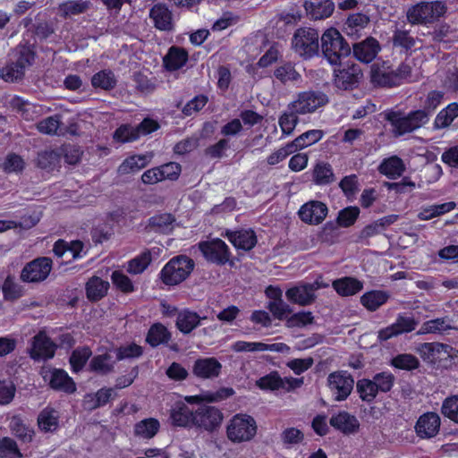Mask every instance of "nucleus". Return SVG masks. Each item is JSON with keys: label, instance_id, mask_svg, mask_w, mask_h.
<instances>
[{"label": "nucleus", "instance_id": "nucleus-15", "mask_svg": "<svg viewBox=\"0 0 458 458\" xmlns=\"http://www.w3.org/2000/svg\"><path fill=\"white\" fill-rule=\"evenodd\" d=\"M328 208L318 200H310L302 205L298 212L301 220L310 225H319L327 217Z\"/></svg>", "mask_w": 458, "mask_h": 458}, {"label": "nucleus", "instance_id": "nucleus-12", "mask_svg": "<svg viewBox=\"0 0 458 458\" xmlns=\"http://www.w3.org/2000/svg\"><path fill=\"white\" fill-rule=\"evenodd\" d=\"M327 102L328 98L323 92H303L299 95L297 100L292 102L290 109L301 114L310 113Z\"/></svg>", "mask_w": 458, "mask_h": 458}, {"label": "nucleus", "instance_id": "nucleus-36", "mask_svg": "<svg viewBox=\"0 0 458 458\" xmlns=\"http://www.w3.org/2000/svg\"><path fill=\"white\" fill-rule=\"evenodd\" d=\"M324 135L321 130H310L301 133L291 143H288V155L311 146L320 140Z\"/></svg>", "mask_w": 458, "mask_h": 458}, {"label": "nucleus", "instance_id": "nucleus-11", "mask_svg": "<svg viewBox=\"0 0 458 458\" xmlns=\"http://www.w3.org/2000/svg\"><path fill=\"white\" fill-rule=\"evenodd\" d=\"M58 345L45 333L40 331L32 339L30 356L34 360H47L55 357Z\"/></svg>", "mask_w": 458, "mask_h": 458}, {"label": "nucleus", "instance_id": "nucleus-25", "mask_svg": "<svg viewBox=\"0 0 458 458\" xmlns=\"http://www.w3.org/2000/svg\"><path fill=\"white\" fill-rule=\"evenodd\" d=\"M189 60L188 51L178 46H172L163 57V65L168 72H175L182 68Z\"/></svg>", "mask_w": 458, "mask_h": 458}, {"label": "nucleus", "instance_id": "nucleus-4", "mask_svg": "<svg viewBox=\"0 0 458 458\" xmlns=\"http://www.w3.org/2000/svg\"><path fill=\"white\" fill-rule=\"evenodd\" d=\"M258 425L255 419L247 413H236L227 422V439L233 444L251 441L257 435Z\"/></svg>", "mask_w": 458, "mask_h": 458}, {"label": "nucleus", "instance_id": "nucleus-60", "mask_svg": "<svg viewBox=\"0 0 458 458\" xmlns=\"http://www.w3.org/2000/svg\"><path fill=\"white\" fill-rule=\"evenodd\" d=\"M116 361L123 360L125 359L139 358L143 354V348L131 343L125 346H120L115 349Z\"/></svg>", "mask_w": 458, "mask_h": 458}, {"label": "nucleus", "instance_id": "nucleus-59", "mask_svg": "<svg viewBox=\"0 0 458 458\" xmlns=\"http://www.w3.org/2000/svg\"><path fill=\"white\" fill-rule=\"evenodd\" d=\"M391 365L400 369L412 370L419 368L420 361L412 354L403 353L398 354L397 356L393 358L391 360Z\"/></svg>", "mask_w": 458, "mask_h": 458}, {"label": "nucleus", "instance_id": "nucleus-63", "mask_svg": "<svg viewBox=\"0 0 458 458\" xmlns=\"http://www.w3.org/2000/svg\"><path fill=\"white\" fill-rule=\"evenodd\" d=\"M441 412L445 417L458 423V395L445 398L441 407Z\"/></svg>", "mask_w": 458, "mask_h": 458}, {"label": "nucleus", "instance_id": "nucleus-43", "mask_svg": "<svg viewBox=\"0 0 458 458\" xmlns=\"http://www.w3.org/2000/svg\"><path fill=\"white\" fill-rule=\"evenodd\" d=\"M456 117H458V103L453 102L437 114L434 129L440 130L449 127Z\"/></svg>", "mask_w": 458, "mask_h": 458}, {"label": "nucleus", "instance_id": "nucleus-32", "mask_svg": "<svg viewBox=\"0 0 458 458\" xmlns=\"http://www.w3.org/2000/svg\"><path fill=\"white\" fill-rule=\"evenodd\" d=\"M174 222L175 218L170 213L157 214L148 218L146 229L157 233H168L172 232Z\"/></svg>", "mask_w": 458, "mask_h": 458}, {"label": "nucleus", "instance_id": "nucleus-58", "mask_svg": "<svg viewBox=\"0 0 458 458\" xmlns=\"http://www.w3.org/2000/svg\"><path fill=\"white\" fill-rule=\"evenodd\" d=\"M256 385L261 390L274 391L283 387L284 381L277 371H272L258 379Z\"/></svg>", "mask_w": 458, "mask_h": 458}, {"label": "nucleus", "instance_id": "nucleus-2", "mask_svg": "<svg viewBox=\"0 0 458 458\" xmlns=\"http://www.w3.org/2000/svg\"><path fill=\"white\" fill-rule=\"evenodd\" d=\"M195 267L194 260L184 254L173 257L160 270L158 276L167 286H175L185 281Z\"/></svg>", "mask_w": 458, "mask_h": 458}, {"label": "nucleus", "instance_id": "nucleus-13", "mask_svg": "<svg viewBox=\"0 0 458 458\" xmlns=\"http://www.w3.org/2000/svg\"><path fill=\"white\" fill-rule=\"evenodd\" d=\"M172 339V333L169 329L161 322L153 323L146 335L145 342L152 348H157L160 345L168 346L173 352H178L177 344H169Z\"/></svg>", "mask_w": 458, "mask_h": 458}, {"label": "nucleus", "instance_id": "nucleus-50", "mask_svg": "<svg viewBox=\"0 0 458 458\" xmlns=\"http://www.w3.org/2000/svg\"><path fill=\"white\" fill-rule=\"evenodd\" d=\"M1 166L6 174H19L23 173L25 170L26 163L21 156L14 152H11L6 155Z\"/></svg>", "mask_w": 458, "mask_h": 458}, {"label": "nucleus", "instance_id": "nucleus-54", "mask_svg": "<svg viewBox=\"0 0 458 458\" xmlns=\"http://www.w3.org/2000/svg\"><path fill=\"white\" fill-rule=\"evenodd\" d=\"M60 11L64 17L78 15L89 8V2L84 0H69L60 4Z\"/></svg>", "mask_w": 458, "mask_h": 458}, {"label": "nucleus", "instance_id": "nucleus-10", "mask_svg": "<svg viewBox=\"0 0 458 458\" xmlns=\"http://www.w3.org/2000/svg\"><path fill=\"white\" fill-rule=\"evenodd\" d=\"M327 386L336 401H344L351 394L354 379L347 371L332 372L327 377Z\"/></svg>", "mask_w": 458, "mask_h": 458}, {"label": "nucleus", "instance_id": "nucleus-62", "mask_svg": "<svg viewBox=\"0 0 458 458\" xmlns=\"http://www.w3.org/2000/svg\"><path fill=\"white\" fill-rule=\"evenodd\" d=\"M13 433L23 443H30L33 439L34 430L30 429L21 420H13L12 421Z\"/></svg>", "mask_w": 458, "mask_h": 458}, {"label": "nucleus", "instance_id": "nucleus-64", "mask_svg": "<svg viewBox=\"0 0 458 458\" xmlns=\"http://www.w3.org/2000/svg\"><path fill=\"white\" fill-rule=\"evenodd\" d=\"M395 377L390 372H380L377 373L373 377V381L378 392L387 393L389 392L394 383Z\"/></svg>", "mask_w": 458, "mask_h": 458}, {"label": "nucleus", "instance_id": "nucleus-51", "mask_svg": "<svg viewBox=\"0 0 458 458\" xmlns=\"http://www.w3.org/2000/svg\"><path fill=\"white\" fill-rule=\"evenodd\" d=\"M35 52L30 46H19L16 67L19 69V74L15 77H23L25 69L31 65L35 60Z\"/></svg>", "mask_w": 458, "mask_h": 458}, {"label": "nucleus", "instance_id": "nucleus-26", "mask_svg": "<svg viewBox=\"0 0 458 458\" xmlns=\"http://www.w3.org/2000/svg\"><path fill=\"white\" fill-rule=\"evenodd\" d=\"M205 318V317H200L196 311L189 309H183L177 314L175 326L181 333L183 335H189L194 329L199 327L201 325V320Z\"/></svg>", "mask_w": 458, "mask_h": 458}, {"label": "nucleus", "instance_id": "nucleus-8", "mask_svg": "<svg viewBox=\"0 0 458 458\" xmlns=\"http://www.w3.org/2000/svg\"><path fill=\"white\" fill-rule=\"evenodd\" d=\"M53 261L48 257H38L28 262L21 271L20 279L23 283H41L45 281L51 270Z\"/></svg>", "mask_w": 458, "mask_h": 458}, {"label": "nucleus", "instance_id": "nucleus-23", "mask_svg": "<svg viewBox=\"0 0 458 458\" xmlns=\"http://www.w3.org/2000/svg\"><path fill=\"white\" fill-rule=\"evenodd\" d=\"M149 17L157 30L171 31L174 30L172 12L162 3L154 4L149 11Z\"/></svg>", "mask_w": 458, "mask_h": 458}, {"label": "nucleus", "instance_id": "nucleus-55", "mask_svg": "<svg viewBox=\"0 0 458 458\" xmlns=\"http://www.w3.org/2000/svg\"><path fill=\"white\" fill-rule=\"evenodd\" d=\"M111 281L114 286L123 293H131L135 291L132 281L121 270L112 272Z\"/></svg>", "mask_w": 458, "mask_h": 458}, {"label": "nucleus", "instance_id": "nucleus-21", "mask_svg": "<svg viewBox=\"0 0 458 458\" xmlns=\"http://www.w3.org/2000/svg\"><path fill=\"white\" fill-rule=\"evenodd\" d=\"M416 326L417 322L412 317L398 316L395 323L378 332V339L386 341L398 335L413 331Z\"/></svg>", "mask_w": 458, "mask_h": 458}, {"label": "nucleus", "instance_id": "nucleus-49", "mask_svg": "<svg viewBox=\"0 0 458 458\" xmlns=\"http://www.w3.org/2000/svg\"><path fill=\"white\" fill-rule=\"evenodd\" d=\"M151 261V252L146 250L128 261L127 272L131 275H140L148 268Z\"/></svg>", "mask_w": 458, "mask_h": 458}, {"label": "nucleus", "instance_id": "nucleus-7", "mask_svg": "<svg viewBox=\"0 0 458 458\" xmlns=\"http://www.w3.org/2000/svg\"><path fill=\"white\" fill-rule=\"evenodd\" d=\"M198 249L208 263L217 266H224L227 263L233 265L232 252L228 245L220 238L200 241L198 243Z\"/></svg>", "mask_w": 458, "mask_h": 458}, {"label": "nucleus", "instance_id": "nucleus-57", "mask_svg": "<svg viewBox=\"0 0 458 458\" xmlns=\"http://www.w3.org/2000/svg\"><path fill=\"white\" fill-rule=\"evenodd\" d=\"M313 177L314 182L319 185L329 184L335 180L331 165L326 163H320L315 166Z\"/></svg>", "mask_w": 458, "mask_h": 458}, {"label": "nucleus", "instance_id": "nucleus-1", "mask_svg": "<svg viewBox=\"0 0 458 458\" xmlns=\"http://www.w3.org/2000/svg\"><path fill=\"white\" fill-rule=\"evenodd\" d=\"M430 115L424 109H417L404 114L402 111L388 110L385 113V119L394 127L395 136H402L412 132L429 121Z\"/></svg>", "mask_w": 458, "mask_h": 458}, {"label": "nucleus", "instance_id": "nucleus-56", "mask_svg": "<svg viewBox=\"0 0 458 458\" xmlns=\"http://www.w3.org/2000/svg\"><path fill=\"white\" fill-rule=\"evenodd\" d=\"M356 388L361 400L368 403L372 402L378 393L373 379H360Z\"/></svg>", "mask_w": 458, "mask_h": 458}, {"label": "nucleus", "instance_id": "nucleus-6", "mask_svg": "<svg viewBox=\"0 0 458 458\" xmlns=\"http://www.w3.org/2000/svg\"><path fill=\"white\" fill-rule=\"evenodd\" d=\"M292 50L303 59H310L319 51V34L312 28H299L292 38Z\"/></svg>", "mask_w": 458, "mask_h": 458}, {"label": "nucleus", "instance_id": "nucleus-45", "mask_svg": "<svg viewBox=\"0 0 458 458\" xmlns=\"http://www.w3.org/2000/svg\"><path fill=\"white\" fill-rule=\"evenodd\" d=\"M116 83V78L109 69L101 70L91 77V85L95 89L111 90L115 88Z\"/></svg>", "mask_w": 458, "mask_h": 458}, {"label": "nucleus", "instance_id": "nucleus-44", "mask_svg": "<svg viewBox=\"0 0 458 458\" xmlns=\"http://www.w3.org/2000/svg\"><path fill=\"white\" fill-rule=\"evenodd\" d=\"M369 21L370 20L368 15L360 13H353L347 18L344 30L349 36L359 37L360 30L366 28Z\"/></svg>", "mask_w": 458, "mask_h": 458}, {"label": "nucleus", "instance_id": "nucleus-34", "mask_svg": "<svg viewBox=\"0 0 458 458\" xmlns=\"http://www.w3.org/2000/svg\"><path fill=\"white\" fill-rule=\"evenodd\" d=\"M38 426L45 433L55 432L59 428V414L53 407H45L38 415Z\"/></svg>", "mask_w": 458, "mask_h": 458}, {"label": "nucleus", "instance_id": "nucleus-28", "mask_svg": "<svg viewBox=\"0 0 458 458\" xmlns=\"http://www.w3.org/2000/svg\"><path fill=\"white\" fill-rule=\"evenodd\" d=\"M116 360H113L111 351L94 355L89 363V371L100 376H106L114 370Z\"/></svg>", "mask_w": 458, "mask_h": 458}, {"label": "nucleus", "instance_id": "nucleus-29", "mask_svg": "<svg viewBox=\"0 0 458 458\" xmlns=\"http://www.w3.org/2000/svg\"><path fill=\"white\" fill-rule=\"evenodd\" d=\"M304 8L311 19L323 20L332 15L335 4L331 0H310L305 1Z\"/></svg>", "mask_w": 458, "mask_h": 458}, {"label": "nucleus", "instance_id": "nucleus-39", "mask_svg": "<svg viewBox=\"0 0 458 458\" xmlns=\"http://www.w3.org/2000/svg\"><path fill=\"white\" fill-rule=\"evenodd\" d=\"M334 289L341 296H352L359 293L363 288V284L358 279L351 276L333 281Z\"/></svg>", "mask_w": 458, "mask_h": 458}, {"label": "nucleus", "instance_id": "nucleus-14", "mask_svg": "<svg viewBox=\"0 0 458 458\" xmlns=\"http://www.w3.org/2000/svg\"><path fill=\"white\" fill-rule=\"evenodd\" d=\"M440 424L439 415L436 412L428 411L419 417L414 428L420 438L429 439L438 434Z\"/></svg>", "mask_w": 458, "mask_h": 458}, {"label": "nucleus", "instance_id": "nucleus-35", "mask_svg": "<svg viewBox=\"0 0 458 458\" xmlns=\"http://www.w3.org/2000/svg\"><path fill=\"white\" fill-rule=\"evenodd\" d=\"M391 42L394 48H399L402 53L410 55L416 45L417 38L411 36L409 30L395 27Z\"/></svg>", "mask_w": 458, "mask_h": 458}, {"label": "nucleus", "instance_id": "nucleus-52", "mask_svg": "<svg viewBox=\"0 0 458 458\" xmlns=\"http://www.w3.org/2000/svg\"><path fill=\"white\" fill-rule=\"evenodd\" d=\"M1 289L6 301H13L24 295V287L16 283L12 276H6Z\"/></svg>", "mask_w": 458, "mask_h": 458}, {"label": "nucleus", "instance_id": "nucleus-17", "mask_svg": "<svg viewBox=\"0 0 458 458\" xmlns=\"http://www.w3.org/2000/svg\"><path fill=\"white\" fill-rule=\"evenodd\" d=\"M222 370V364L215 357L199 358L192 366L193 375L200 379L217 377Z\"/></svg>", "mask_w": 458, "mask_h": 458}, {"label": "nucleus", "instance_id": "nucleus-53", "mask_svg": "<svg viewBox=\"0 0 458 458\" xmlns=\"http://www.w3.org/2000/svg\"><path fill=\"white\" fill-rule=\"evenodd\" d=\"M57 148L60 159L64 158L65 163L76 165L81 161L82 151L80 147L71 143H64Z\"/></svg>", "mask_w": 458, "mask_h": 458}, {"label": "nucleus", "instance_id": "nucleus-30", "mask_svg": "<svg viewBox=\"0 0 458 458\" xmlns=\"http://www.w3.org/2000/svg\"><path fill=\"white\" fill-rule=\"evenodd\" d=\"M330 425L345 435L354 434L360 428L357 418L347 411H340L333 415L329 420Z\"/></svg>", "mask_w": 458, "mask_h": 458}, {"label": "nucleus", "instance_id": "nucleus-37", "mask_svg": "<svg viewBox=\"0 0 458 458\" xmlns=\"http://www.w3.org/2000/svg\"><path fill=\"white\" fill-rule=\"evenodd\" d=\"M160 429V422L156 418L143 419L134 424L133 434L135 437L149 440L153 438Z\"/></svg>", "mask_w": 458, "mask_h": 458}, {"label": "nucleus", "instance_id": "nucleus-42", "mask_svg": "<svg viewBox=\"0 0 458 458\" xmlns=\"http://www.w3.org/2000/svg\"><path fill=\"white\" fill-rule=\"evenodd\" d=\"M452 319L448 317L438 318L426 321L422 324L418 335L424 334H443L447 330L453 329Z\"/></svg>", "mask_w": 458, "mask_h": 458}, {"label": "nucleus", "instance_id": "nucleus-33", "mask_svg": "<svg viewBox=\"0 0 458 458\" xmlns=\"http://www.w3.org/2000/svg\"><path fill=\"white\" fill-rule=\"evenodd\" d=\"M316 294L310 290L309 284H299L288 289V301L301 306H308L316 301Z\"/></svg>", "mask_w": 458, "mask_h": 458}, {"label": "nucleus", "instance_id": "nucleus-47", "mask_svg": "<svg viewBox=\"0 0 458 458\" xmlns=\"http://www.w3.org/2000/svg\"><path fill=\"white\" fill-rule=\"evenodd\" d=\"M147 157L144 155H132L126 157L118 166L120 174H133L144 168L148 165Z\"/></svg>", "mask_w": 458, "mask_h": 458}, {"label": "nucleus", "instance_id": "nucleus-20", "mask_svg": "<svg viewBox=\"0 0 458 458\" xmlns=\"http://www.w3.org/2000/svg\"><path fill=\"white\" fill-rule=\"evenodd\" d=\"M417 352L420 355L423 360L435 363L437 360L443 359L441 354H445L447 357L452 356L451 352L453 351V347L442 344V343H423L420 344L416 347Z\"/></svg>", "mask_w": 458, "mask_h": 458}, {"label": "nucleus", "instance_id": "nucleus-24", "mask_svg": "<svg viewBox=\"0 0 458 458\" xmlns=\"http://www.w3.org/2000/svg\"><path fill=\"white\" fill-rule=\"evenodd\" d=\"M380 50L378 41L372 38H367L365 40L354 43L352 45L353 55L362 63H370L375 59Z\"/></svg>", "mask_w": 458, "mask_h": 458}, {"label": "nucleus", "instance_id": "nucleus-38", "mask_svg": "<svg viewBox=\"0 0 458 458\" xmlns=\"http://www.w3.org/2000/svg\"><path fill=\"white\" fill-rule=\"evenodd\" d=\"M380 174L386 175L389 179H396L405 171L403 161L397 156L385 158L378 166Z\"/></svg>", "mask_w": 458, "mask_h": 458}, {"label": "nucleus", "instance_id": "nucleus-22", "mask_svg": "<svg viewBox=\"0 0 458 458\" xmlns=\"http://www.w3.org/2000/svg\"><path fill=\"white\" fill-rule=\"evenodd\" d=\"M362 78L360 65L352 64L346 68L338 70L335 73V85L342 89H349L356 87Z\"/></svg>", "mask_w": 458, "mask_h": 458}, {"label": "nucleus", "instance_id": "nucleus-9", "mask_svg": "<svg viewBox=\"0 0 458 458\" xmlns=\"http://www.w3.org/2000/svg\"><path fill=\"white\" fill-rule=\"evenodd\" d=\"M224 414L218 408L207 404L199 405L195 410L194 428L212 433L218 429Z\"/></svg>", "mask_w": 458, "mask_h": 458}, {"label": "nucleus", "instance_id": "nucleus-3", "mask_svg": "<svg viewBox=\"0 0 458 458\" xmlns=\"http://www.w3.org/2000/svg\"><path fill=\"white\" fill-rule=\"evenodd\" d=\"M321 50L324 57L333 65L341 64V60L352 53L350 44L335 28H330L322 34Z\"/></svg>", "mask_w": 458, "mask_h": 458}, {"label": "nucleus", "instance_id": "nucleus-16", "mask_svg": "<svg viewBox=\"0 0 458 458\" xmlns=\"http://www.w3.org/2000/svg\"><path fill=\"white\" fill-rule=\"evenodd\" d=\"M195 411H192L183 402H176L170 410L169 420L173 427L194 428Z\"/></svg>", "mask_w": 458, "mask_h": 458}, {"label": "nucleus", "instance_id": "nucleus-19", "mask_svg": "<svg viewBox=\"0 0 458 458\" xmlns=\"http://www.w3.org/2000/svg\"><path fill=\"white\" fill-rule=\"evenodd\" d=\"M224 236L235 249L245 251L252 250L258 242L257 235L252 229L227 230Z\"/></svg>", "mask_w": 458, "mask_h": 458}, {"label": "nucleus", "instance_id": "nucleus-41", "mask_svg": "<svg viewBox=\"0 0 458 458\" xmlns=\"http://www.w3.org/2000/svg\"><path fill=\"white\" fill-rule=\"evenodd\" d=\"M92 356V351L90 347L84 345L74 349L69 358V363L72 373L81 372L88 360Z\"/></svg>", "mask_w": 458, "mask_h": 458}, {"label": "nucleus", "instance_id": "nucleus-46", "mask_svg": "<svg viewBox=\"0 0 458 458\" xmlns=\"http://www.w3.org/2000/svg\"><path fill=\"white\" fill-rule=\"evenodd\" d=\"M58 148L43 150L38 154L37 166L42 170L53 171L60 165Z\"/></svg>", "mask_w": 458, "mask_h": 458}, {"label": "nucleus", "instance_id": "nucleus-61", "mask_svg": "<svg viewBox=\"0 0 458 458\" xmlns=\"http://www.w3.org/2000/svg\"><path fill=\"white\" fill-rule=\"evenodd\" d=\"M61 125L60 115L55 114L42 119L37 123L39 132L47 135H55Z\"/></svg>", "mask_w": 458, "mask_h": 458}, {"label": "nucleus", "instance_id": "nucleus-18", "mask_svg": "<svg viewBox=\"0 0 458 458\" xmlns=\"http://www.w3.org/2000/svg\"><path fill=\"white\" fill-rule=\"evenodd\" d=\"M48 372V386L51 389L68 394L77 390L74 380L64 369L53 368Z\"/></svg>", "mask_w": 458, "mask_h": 458}, {"label": "nucleus", "instance_id": "nucleus-27", "mask_svg": "<svg viewBox=\"0 0 458 458\" xmlns=\"http://www.w3.org/2000/svg\"><path fill=\"white\" fill-rule=\"evenodd\" d=\"M360 208L355 206H350L340 210L336 217V221H329L323 227V233L327 231L333 232L340 227H349L352 225L358 219Z\"/></svg>", "mask_w": 458, "mask_h": 458}, {"label": "nucleus", "instance_id": "nucleus-48", "mask_svg": "<svg viewBox=\"0 0 458 458\" xmlns=\"http://www.w3.org/2000/svg\"><path fill=\"white\" fill-rule=\"evenodd\" d=\"M388 298V293L384 291H371L360 297V302L367 310L375 311L386 303Z\"/></svg>", "mask_w": 458, "mask_h": 458}, {"label": "nucleus", "instance_id": "nucleus-31", "mask_svg": "<svg viewBox=\"0 0 458 458\" xmlns=\"http://www.w3.org/2000/svg\"><path fill=\"white\" fill-rule=\"evenodd\" d=\"M110 285L99 276H91L85 284L87 299L91 302H97L103 299L108 292Z\"/></svg>", "mask_w": 458, "mask_h": 458}, {"label": "nucleus", "instance_id": "nucleus-40", "mask_svg": "<svg viewBox=\"0 0 458 458\" xmlns=\"http://www.w3.org/2000/svg\"><path fill=\"white\" fill-rule=\"evenodd\" d=\"M371 81L380 87H393L399 85V77L394 74V71L374 64L371 68Z\"/></svg>", "mask_w": 458, "mask_h": 458}, {"label": "nucleus", "instance_id": "nucleus-5", "mask_svg": "<svg viewBox=\"0 0 458 458\" xmlns=\"http://www.w3.org/2000/svg\"><path fill=\"white\" fill-rule=\"evenodd\" d=\"M445 12L446 6L441 1L420 2L407 10L406 17L411 25H427L444 16Z\"/></svg>", "mask_w": 458, "mask_h": 458}]
</instances>
